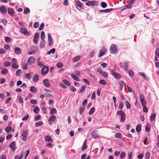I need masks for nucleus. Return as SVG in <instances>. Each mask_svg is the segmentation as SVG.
Returning a JSON list of instances; mask_svg holds the SVG:
<instances>
[{"label":"nucleus","instance_id":"1","mask_svg":"<svg viewBox=\"0 0 159 159\" xmlns=\"http://www.w3.org/2000/svg\"><path fill=\"white\" fill-rule=\"evenodd\" d=\"M110 51L111 53L115 54L117 52V48L114 44H112L110 47Z\"/></svg>","mask_w":159,"mask_h":159},{"label":"nucleus","instance_id":"2","mask_svg":"<svg viewBox=\"0 0 159 159\" xmlns=\"http://www.w3.org/2000/svg\"><path fill=\"white\" fill-rule=\"evenodd\" d=\"M85 4L88 6H97L98 5V3L95 1H90L85 3Z\"/></svg>","mask_w":159,"mask_h":159},{"label":"nucleus","instance_id":"3","mask_svg":"<svg viewBox=\"0 0 159 159\" xmlns=\"http://www.w3.org/2000/svg\"><path fill=\"white\" fill-rule=\"evenodd\" d=\"M49 70V67L47 66L46 67H43L41 70V74L43 75H46L48 73Z\"/></svg>","mask_w":159,"mask_h":159},{"label":"nucleus","instance_id":"4","mask_svg":"<svg viewBox=\"0 0 159 159\" xmlns=\"http://www.w3.org/2000/svg\"><path fill=\"white\" fill-rule=\"evenodd\" d=\"M111 73L116 79H119L121 78L120 75L117 73L115 72V70H111Z\"/></svg>","mask_w":159,"mask_h":159},{"label":"nucleus","instance_id":"5","mask_svg":"<svg viewBox=\"0 0 159 159\" xmlns=\"http://www.w3.org/2000/svg\"><path fill=\"white\" fill-rule=\"evenodd\" d=\"M20 32L25 35H29L30 34V32H27V30L24 27H22L20 29Z\"/></svg>","mask_w":159,"mask_h":159},{"label":"nucleus","instance_id":"6","mask_svg":"<svg viewBox=\"0 0 159 159\" xmlns=\"http://www.w3.org/2000/svg\"><path fill=\"white\" fill-rule=\"evenodd\" d=\"M35 61V59L32 57H29L27 60V63L28 65L34 63Z\"/></svg>","mask_w":159,"mask_h":159},{"label":"nucleus","instance_id":"7","mask_svg":"<svg viewBox=\"0 0 159 159\" xmlns=\"http://www.w3.org/2000/svg\"><path fill=\"white\" fill-rule=\"evenodd\" d=\"M140 99L142 105L146 104V102L145 101L144 96L143 94H141L140 95Z\"/></svg>","mask_w":159,"mask_h":159},{"label":"nucleus","instance_id":"8","mask_svg":"<svg viewBox=\"0 0 159 159\" xmlns=\"http://www.w3.org/2000/svg\"><path fill=\"white\" fill-rule=\"evenodd\" d=\"M91 135L93 138L95 139L100 137V136H99L97 133V130H95L93 131L91 133Z\"/></svg>","mask_w":159,"mask_h":159},{"label":"nucleus","instance_id":"9","mask_svg":"<svg viewBox=\"0 0 159 159\" xmlns=\"http://www.w3.org/2000/svg\"><path fill=\"white\" fill-rule=\"evenodd\" d=\"M48 38L49 45L51 46L52 45L53 43L52 38L50 33H48Z\"/></svg>","mask_w":159,"mask_h":159},{"label":"nucleus","instance_id":"10","mask_svg":"<svg viewBox=\"0 0 159 159\" xmlns=\"http://www.w3.org/2000/svg\"><path fill=\"white\" fill-rule=\"evenodd\" d=\"M107 50L106 49L103 48H102L100 51V54L98 55V57H102L103 55L106 54Z\"/></svg>","mask_w":159,"mask_h":159},{"label":"nucleus","instance_id":"11","mask_svg":"<svg viewBox=\"0 0 159 159\" xmlns=\"http://www.w3.org/2000/svg\"><path fill=\"white\" fill-rule=\"evenodd\" d=\"M39 34L38 33H36L34 37V39H33V41L34 43L35 44L38 43V39L39 38Z\"/></svg>","mask_w":159,"mask_h":159},{"label":"nucleus","instance_id":"12","mask_svg":"<svg viewBox=\"0 0 159 159\" xmlns=\"http://www.w3.org/2000/svg\"><path fill=\"white\" fill-rule=\"evenodd\" d=\"M21 50L20 48L18 47L15 48V52L16 54L19 55L21 53Z\"/></svg>","mask_w":159,"mask_h":159},{"label":"nucleus","instance_id":"13","mask_svg":"<svg viewBox=\"0 0 159 159\" xmlns=\"http://www.w3.org/2000/svg\"><path fill=\"white\" fill-rule=\"evenodd\" d=\"M7 12L8 14L11 16H13L14 15V12L13 10L10 8L7 9Z\"/></svg>","mask_w":159,"mask_h":159},{"label":"nucleus","instance_id":"14","mask_svg":"<svg viewBox=\"0 0 159 159\" xmlns=\"http://www.w3.org/2000/svg\"><path fill=\"white\" fill-rule=\"evenodd\" d=\"M44 85L47 87H48L50 86L49 81L47 79H45L43 80Z\"/></svg>","mask_w":159,"mask_h":159},{"label":"nucleus","instance_id":"15","mask_svg":"<svg viewBox=\"0 0 159 159\" xmlns=\"http://www.w3.org/2000/svg\"><path fill=\"white\" fill-rule=\"evenodd\" d=\"M0 11L3 13H5L6 12V9L4 6H2L0 7Z\"/></svg>","mask_w":159,"mask_h":159},{"label":"nucleus","instance_id":"16","mask_svg":"<svg viewBox=\"0 0 159 159\" xmlns=\"http://www.w3.org/2000/svg\"><path fill=\"white\" fill-rule=\"evenodd\" d=\"M71 75L72 79L74 80L78 81H80V78L74 74H71Z\"/></svg>","mask_w":159,"mask_h":159},{"label":"nucleus","instance_id":"17","mask_svg":"<svg viewBox=\"0 0 159 159\" xmlns=\"http://www.w3.org/2000/svg\"><path fill=\"white\" fill-rule=\"evenodd\" d=\"M45 40H42V41L39 44V47L41 48H43L45 46Z\"/></svg>","mask_w":159,"mask_h":159},{"label":"nucleus","instance_id":"18","mask_svg":"<svg viewBox=\"0 0 159 159\" xmlns=\"http://www.w3.org/2000/svg\"><path fill=\"white\" fill-rule=\"evenodd\" d=\"M44 90L47 92H46L44 93V95L46 96L47 97H49L51 96H52V95L50 94L51 92L49 90L46 89H44Z\"/></svg>","mask_w":159,"mask_h":159},{"label":"nucleus","instance_id":"19","mask_svg":"<svg viewBox=\"0 0 159 159\" xmlns=\"http://www.w3.org/2000/svg\"><path fill=\"white\" fill-rule=\"evenodd\" d=\"M76 5L80 9H82L83 8V4L80 1H77L76 2Z\"/></svg>","mask_w":159,"mask_h":159},{"label":"nucleus","instance_id":"20","mask_svg":"<svg viewBox=\"0 0 159 159\" xmlns=\"http://www.w3.org/2000/svg\"><path fill=\"white\" fill-rule=\"evenodd\" d=\"M39 76L38 75L36 74L34 76L33 81L34 82H37L39 80Z\"/></svg>","mask_w":159,"mask_h":159},{"label":"nucleus","instance_id":"21","mask_svg":"<svg viewBox=\"0 0 159 159\" xmlns=\"http://www.w3.org/2000/svg\"><path fill=\"white\" fill-rule=\"evenodd\" d=\"M45 140L48 142H52V139L51 138L50 136H45Z\"/></svg>","mask_w":159,"mask_h":159},{"label":"nucleus","instance_id":"22","mask_svg":"<svg viewBox=\"0 0 159 159\" xmlns=\"http://www.w3.org/2000/svg\"><path fill=\"white\" fill-rule=\"evenodd\" d=\"M21 135L22 137H27L28 135L27 131L26 130H23L21 133Z\"/></svg>","mask_w":159,"mask_h":159},{"label":"nucleus","instance_id":"23","mask_svg":"<svg viewBox=\"0 0 159 159\" xmlns=\"http://www.w3.org/2000/svg\"><path fill=\"white\" fill-rule=\"evenodd\" d=\"M125 115L124 113L121 116L120 120L121 122H124L125 120Z\"/></svg>","mask_w":159,"mask_h":159},{"label":"nucleus","instance_id":"24","mask_svg":"<svg viewBox=\"0 0 159 159\" xmlns=\"http://www.w3.org/2000/svg\"><path fill=\"white\" fill-rule=\"evenodd\" d=\"M30 91L33 93H35L37 92V89L36 88L34 87L31 86L30 88Z\"/></svg>","mask_w":159,"mask_h":159},{"label":"nucleus","instance_id":"25","mask_svg":"<svg viewBox=\"0 0 159 159\" xmlns=\"http://www.w3.org/2000/svg\"><path fill=\"white\" fill-rule=\"evenodd\" d=\"M22 72L20 69L17 70L16 73V75L17 76H19L20 75L22 74Z\"/></svg>","mask_w":159,"mask_h":159},{"label":"nucleus","instance_id":"26","mask_svg":"<svg viewBox=\"0 0 159 159\" xmlns=\"http://www.w3.org/2000/svg\"><path fill=\"white\" fill-rule=\"evenodd\" d=\"M57 111L56 109L54 108H52L50 111V114L52 115H53L56 114Z\"/></svg>","mask_w":159,"mask_h":159},{"label":"nucleus","instance_id":"27","mask_svg":"<svg viewBox=\"0 0 159 159\" xmlns=\"http://www.w3.org/2000/svg\"><path fill=\"white\" fill-rule=\"evenodd\" d=\"M141 126L140 124H138L136 127V130L137 132L139 133L140 132L141 130Z\"/></svg>","mask_w":159,"mask_h":159},{"label":"nucleus","instance_id":"28","mask_svg":"<svg viewBox=\"0 0 159 159\" xmlns=\"http://www.w3.org/2000/svg\"><path fill=\"white\" fill-rule=\"evenodd\" d=\"M45 37V33L44 32V31H42L41 32V39L42 40H44Z\"/></svg>","mask_w":159,"mask_h":159},{"label":"nucleus","instance_id":"29","mask_svg":"<svg viewBox=\"0 0 159 159\" xmlns=\"http://www.w3.org/2000/svg\"><path fill=\"white\" fill-rule=\"evenodd\" d=\"M125 104L126 106L127 109H129L130 108V105L128 101H125Z\"/></svg>","mask_w":159,"mask_h":159},{"label":"nucleus","instance_id":"30","mask_svg":"<svg viewBox=\"0 0 159 159\" xmlns=\"http://www.w3.org/2000/svg\"><path fill=\"white\" fill-rule=\"evenodd\" d=\"M43 122L42 121H39L35 123V125L36 127H39L43 125Z\"/></svg>","mask_w":159,"mask_h":159},{"label":"nucleus","instance_id":"31","mask_svg":"<svg viewBox=\"0 0 159 159\" xmlns=\"http://www.w3.org/2000/svg\"><path fill=\"white\" fill-rule=\"evenodd\" d=\"M55 52V48H52L49 51L47 52V54L50 55L51 53H53Z\"/></svg>","mask_w":159,"mask_h":159},{"label":"nucleus","instance_id":"32","mask_svg":"<svg viewBox=\"0 0 159 159\" xmlns=\"http://www.w3.org/2000/svg\"><path fill=\"white\" fill-rule=\"evenodd\" d=\"M80 57L79 56H77L74 57L73 59V61H76L80 60Z\"/></svg>","mask_w":159,"mask_h":159},{"label":"nucleus","instance_id":"33","mask_svg":"<svg viewBox=\"0 0 159 159\" xmlns=\"http://www.w3.org/2000/svg\"><path fill=\"white\" fill-rule=\"evenodd\" d=\"M156 115L155 113H154L151 115L150 116V120L151 121H153L155 119Z\"/></svg>","mask_w":159,"mask_h":159},{"label":"nucleus","instance_id":"34","mask_svg":"<svg viewBox=\"0 0 159 159\" xmlns=\"http://www.w3.org/2000/svg\"><path fill=\"white\" fill-rule=\"evenodd\" d=\"M150 129V127L148 124H147L145 127L146 131L147 132H148Z\"/></svg>","mask_w":159,"mask_h":159},{"label":"nucleus","instance_id":"35","mask_svg":"<svg viewBox=\"0 0 159 159\" xmlns=\"http://www.w3.org/2000/svg\"><path fill=\"white\" fill-rule=\"evenodd\" d=\"M95 111V108L94 107H92L89 113V115H91L93 114Z\"/></svg>","mask_w":159,"mask_h":159},{"label":"nucleus","instance_id":"36","mask_svg":"<svg viewBox=\"0 0 159 159\" xmlns=\"http://www.w3.org/2000/svg\"><path fill=\"white\" fill-rule=\"evenodd\" d=\"M30 12V10L29 8L27 7H26L25 8L24 12V14H27V13Z\"/></svg>","mask_w":159,"mask_h":159},{"label":"nucleus","instance_id":"37","mask_svg":"<svg viewBox=\"0 0 159 159\" xmlns=\"http://www.w3.org/2000/svg\"><path fill=\"white\" fill-rule=\"evenodd\" d=\"M63 82L65 84H66L67 86H70V83L67 80H63Z\"/></svg>","mask_w":159,"mask_h":159},{"label":"nucleus","instance_id":"38","mask_svg":"<svg viewBox=\"0 0 159 159\" xmlns=\"http://www.w3.org/2000/svg\"><path fill=\"white\" fill-rule=\"evenodd\" d=\"M39 111V109L37 106L35 107L34 109V112L36 114L38 113Z\"/></svg>","mask_w":159,"mask_h":159},{"label":"nucleus","instance_id":"39","mask_svg":"<svg viewBox=\"0 0 159 159\" xmlns=\"http://www.w3.org/2000/svg\"><path fill=\"white\" fill-rule=\"evenodd\" d=\"M56 119V117L55 116H52L50 117L49 120L52 121H54L55 119Z\"/></svg>","mask_w":159,"mask_h":159},{"label":"nucleus","instance_id":"40","mask_svg":"<svg viewBox=\"0 0 159 159\" xmlns=\"http://www.w3.org/2000/svg\"><path fill=\"white\" fill-rule=\"evenodd\" d=\"M143 106V111L144 112H148V109L146 106V104L142 105Z\"/></svg>","mask_w":159,"mask_h":159},{"label":"nucleus","instance_id":"41","mask_svg":"<svg viewBox=\"0 0 159 159\" xmlns=\"http://www.w3.org/2000/svg\"><path fill=\"white\" fill-rule=\"evenodd\" d=\"M115 136L116 138H120L122 137V134L120 133H118L115 134Z\"/></svg>","mask_w":159,"mask_h":159},{"label":"nucleus","instance_id":"42","mask_svg":"<svg viewBox=\"0 0 159 159\" xmlns=\"http://www.w3.org/2000/svg\"><path fill=\"white\" fill-rule=\"evenodd\" d=\"M120 87H123L125 86V85L126 84H125L124 82L122 81H120Z\"/></svg>","mask_w":159,"mask_h":159},{"label":"nucleus","instance_id":"43","mask_svg":"<svg viewBox=\"0 0 159 159\" xmlns=\"http://www.w3.org/2000/svg\"><path fill=\"white\" fill-rule=\"evenodd\" d=\"M150 155V153L148 152H147L145 155V159H149Z\"/></svg>","mask_w":159,"mask_h":159},{"label":"nucleus","instance_id":"44","mask_svg":"<svg viewBox=\"0 0 159 159\" xmlns=\"http://www.w3.org/2000/svg\"><path fill=\"white\" fill-rule=\"evenodd\" d=\"M85 110V108L83 107H80V115H81L84 112Z\"/></svg>","mask_w":159,"mask_h":159},{"label":"nucleus","instance_id":"45","mask_svg":"<svg viewBox=\"0 0 159 159\" xmlns=\"http://www.w3.org/2000/svg\"><path fill=\"white\" fill-rule=\"evenodd\" d=\"M4 65L5 66H9L11 65V63L10 62L6 61L4 63Z\"/></svg>","mask_w":159,"mask_h":159},{"label":"nucleus","instance_id":"46","mask_svg":"<svg viewBox=\"0 0 159 159\" xmlns=\"http://www.w3.org/2000/svg\"><path fill=\"white\" fill-rule=\"evenodd\" d=\"M44 23H42L41 24L39 28V30H42L43 29L44 27Z\"/></svg>","mask_w":159,"mask_h":159},{"label":"nucleus","instance_id":"47","mask_svg":"<svg viewBox=\"0 0 159 159\" xmlns=\"http://www.w3.org/2000/svg\"><path fill=\"white\" fill-rule=\"evenodd\" d=\"M155 54L156 55L159 57V48H157L155 51Z\"/></svg>","mask_w":159,"mask_h":159},{"label":"nucleus","instance_id":"48","mask_svg":"<svg viewBox=\"0 0 159 159\" xmlns=\"http://www.w3.org/2000/svg\"><path fill=\"white\" fill-rule=\"evenodd\" d=\"M85 141L84 142L83 146L82 148V150L83 151L85 150L87 148V145L86 144H85Z\"/></svg>","mask_w":159,"mask_h":159},{"label":"nucleus","instance_id":"49","mask_svg":"<svg viewBox=\"0 0 159 159\" xmlns=\"http://www.w3.org/2000/svg\"><path fill=\"white\" fill-rule=\"evenodd\" d=\"M8 72V70L7 69H3L2 71V73L3 74H6Z\"/></svg>","mask_w":159,"mask_h":159},{"label":"nucleus","instance_id":"50","mask_svg":"<svg viewBox=\"0 0 159 159\" xmlns=\"http://www.w3.org/2000/svg\"><path fill=\"white\" fill-rule=\"evenodd\" d=\"M101 6L103 8L106 7L107 6V4L105 2H102L101 4Z\"/></svg>","mask_w":159,"mask_h":159},{"label":"nucleus","instance_id":"51","mask_svg":"<svg viewBox=\"0 0 159 159\" xmlns=\"http://www.w3.org/2000/svg\"><path fill=\"white\" fill-rule=\"evenodd\" d=\"M85 87L83 85L82 86L80 90L79 91V93H81L82 92L84 91L85 90Z\"/></svg>","mask_w":159,"mask_h":159},{"label":"nucleus","instance_id":"52","mask_svg":"<svg viewBox=\"0 0 159 159\" xmlns=\"http://www.w3.org/2000/svg\"><path fill=\"white\" fill-rule=\"evenodd\" d=\"M124 103H123L122 102H120L119 104V108L120 109H122Z\"/></svg>","mask_w":159,"mask_h":159},{"label":"nucleus","instance_id":"53","mask_svg":"<svg viewBox=\"0 0 159 159\" xmlns=\"http://www.w3.org/2000/svg\"><path fill=\"white\" fill-rule=\"evenodd\" d=\"M5 40L6 43H9L11 41V40L10 37H6L5 38Z\"/></svg>","mask_w":159,"mask_h":159},{"label":"nucleus","instance_id":"54","mask_svg":"<svg viewBox=\"0 0 159 159\" xmlns=\"http://www.w3.org/2000/svg\"><path fill=\"white\" fill-rule=\"evenodd\" d=\"M106 83V81L104 80H101L99 81V83L103 85L105 84Z\"/></svg>","mask_w":159,"mask_h":159},{"label":"nucleus","instance_id":"55","mask_svg":"<svg viewBox=\"0 0 159 159\" xmlns=\"http://www.w3.org/2000/svg\"><path fill=\"white\" fill-rule=\"evenodd\" d=\"M11 128L10 126H8L5 129V131L7 132H10L11 130Z\"/></svg>","mask_w":159,"mask_h":159},{"label":"nucleus","instance_id":"56","mask_svg":"<svg viewBox=\"0 0 159 159\" xmlns=\"http://www.w3.org/2000/svg\"><path fill=\"white\" fill-rule=\"evenodd\" d=\"M124 112L122 110H121L120 111H118L117 112L116 114L117 115H121L122 114H124Z\"/></svg>","mask_w":159,"mask_h":159},{"label":"nucleus","instance_id":"57","mask_svg":"<svg viewBox=\"0 0 159 159\" xmlns=\"http://www.w3.org/2000/svg\"><path fill=\"white\" fill-rule=\"evenodd\" d=\"M11 67L12 68L15 69H17L18 68V66L16 65V64H12Z\"/></svg>","mask_w":159,"mask_h":159},{"label":"nucleus","instance_id":"58","mask_svg":"<svg viewBox=\"0 0 159 159\" xmlns=\"http://www.w3.org/2000/svg\"><path fill=\"white\" fill-rule=\"evenodd\" d=\"M31 75L30 73H27L26 74V77L27 79H30L31 78Z\"/></svg>","mask_w":159,"mask_h":159},{"label":"nucleus","instance_id":"59","mask_svg":"<svg viewBox=\"0 0 159 159\" xmlns=\"http://www.w3.org/2000/svg\"><path fill=\"white\" fill-rule=\"evenodd\" d=\"M134 1H135V0H129L127 2V3L129 4H130L132 5V4H133L134 3Z\"/></svg>","mask_w":159,"mask_h":159},{"label":"nucleus","instance_id":"60","mask_svg":"<svg viewBox=\"0 0 159 159\" xmlns=\"http://www.w3.org/2000/svg\"><path fill=\"white\" fill-rule=\"evenodd\" d=\"M129 75L131 76H133L134 75V73L132 70H129Z\"/></svg>","mask_w":159,"mask_h":159},{"label":"nucleus","instance_id":"61","mask_svg":"<svg viewBox=\"0 0 159 159\" xmlns=\"http://www.w3.org/2000/svg\"><path fill=\"white\" fill-rule=\"evenodd\" d=\"M22 68L24 69H27L28 68L27 65L26 64H23L22 65Z\"/></svg>","mask_w":159,"mask_h":159},{"label":"nucleus","instance_id":"62","mask_svg":"<svg viewBox=\"0 0 159 159\" xmlns=\"http://www.w3.org/2000/svg\"><path fill=\"white\" fill-rule=\"evenodd\" d=\"M125 156V154L124 152H122L120 154V158L122 159Z\"/></svg>","mask_w":159,"mask_h":159},{"label":"nucleus","instance_id":"63","mask_svg":"<svg viewBox=\"0 0 159 159\" xmlns=\"http://www.w3.org/2000/svg\"><path fill=\"white\" fill-rule=\"evenodd\" d=\"M1 22L3 23L4 25H6L7 23V20L6 19H3L1 20Z\"/></svg>","mask_w":159,"mask_h":159},{"label":"nucleus","instance_id":"64","mask_svg":"<svg viewBox=\"0 0 159 159\" xmlns=\"http://www.w3.org/2000/svg\"><path fill=\"white\" fill-rule=\"evenodd\" d=\"M157 142L156 144V146L158 148L159 147V135H157Z\"/></svg>","mask_w":159,"mask_h":159}]
</instances>
